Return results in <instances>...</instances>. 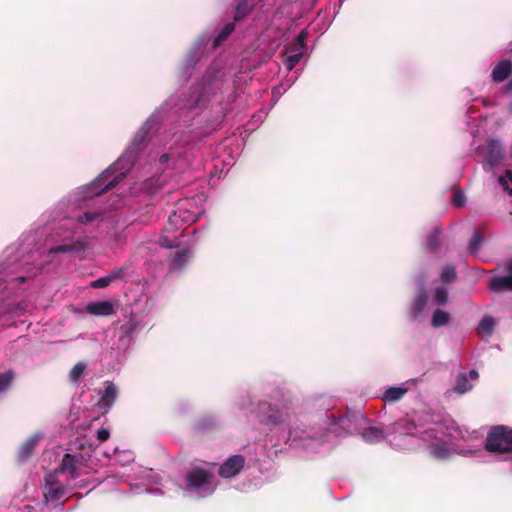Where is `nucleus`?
<instances>
[{"mask_svg":"<svg viewBox=\"0 0 512 512\" xmlns=\"http://www.w3.org/2000/svg\"><path fill=\"white\" fill-rule=\"evenodd\" d=\"M499 183L510 195H512V172L507 170L504 176L499 178Z\"/></svg>","mask_w":512,"mask_h":512,"instance_id":"obj_37","label":"nucleus"},{"mask_svg":"<svg viewBox=\"0 0 512 512\" xmlns=\"http://www.w3.org/2000/svg\"><path fill=\"white\" fill-rule=\"evenodd\" d=\"M245 458L242 455L228 457L219 467L218 474L221 478L231 479L236 477L244 468Z\"/></svg>","mask_w":512,"mask_h":512,"instance_id":"obj_10","label":"nucleus"},{"mask_svg":"<svg viewBox=\"0 0 512 512\" xmlns=\"http://www.w3.org/2000/svg\"><path fill=\"white\" fill-rule=\"evenodd\" d=\"M254 8L253 0H241L235 11L234 20L240 21L245 18Z\"/></svg>","mask_w":512,"mask_h":512,"instance_id":"obj_24","label":"nucleus"},{"mask_svg":"<svg viewBox=\"0 0 512 512\" xmlns=\"http://www.w3.org/2000/svg\"><path fill=\"white\" fill-rule=\"evenodd\" d=\"M209 40L210 39L207 35H202L197 40V42L190 50V52L187 54L181 68L184 77L189 75L190 71H192L195 68L198 61V55L201 52L202 48L207 45Z\"/></svg>","mask_w":512,"mask_h":512,"instance_id":"obj_11","label":"nucleus"},{"mask_svg":"<svg viewBox=\"0 0 512 512\" xmlns=\"http://www.w3.org/2000/svg\"><path fill=\"white\" fill-rule=\"evenodd\" d=\"M433 302L438 306H443L448 301V289L446 287H438L433 293Z\"/></svg>","mask_w":512,"mask_h":512,"instance_id":"obj_29","label":"nucleus"},{"mask_svg":"<svg viewBox=\"0 0 512 512\" xmlns=\"http://www.w3.org/2000/svg\"><path fill=\"white\" fill-rule=\"evenodd\" d=\"M483 243V236L479 230L474 231L470 240L468 251L470 254H476Z\"/></svg>","mask_w":512,"mask_h":512,"instance_id":"obj_30","label":"nucleus"},{"mask_svg":"<svg viewBox=\"0 0 512 512\" xmlns=\"http://www.w3.org/2000/svg\"><path fill=\"white\" fill-rule=\"evenodd\" d=\"M143 473L145 474L144 478L147 479L151 483L158 484L160 481L159 475L153 474L152 470H144Z\"/></svg>","mask_w":512,"mask_h":512,"instance_id":"obj_42","label":"nucleus"},{"mask_svg":"<svg viewBox=\"0 0 512 512\" xmlns=\"http://www.w3.org/2000/svg\"><path fill=\"white\" fill-rule=\"evenodd\" d=\"M452 433L441 423L420 431L408 418H402L391 426L385 435L377 427L364 428L360 434L368 443H378L386 439L396 450H409L424 446L429 455L436 460H448L454 455L478 456L482 453L477 433H463L455 430Z\"/></svg>","mask_w":512,"mask_h":512,"instance_id":"obj_3","label":"nucleus"},{"mask_svg":"<svg viewBox=\"0 0 512 512\" xmlns=\"http://www.w3.org/2000/svg\"><path fill=\"white\" fill-rule=\"evenodd\" d=\"M478 377L479 374L475 369H472L469 373H459L455 381L454 391L457 394H464L470 391Z\"/></svg>","mask_w":512,"mask_h":512,"instance_id":"obj_13","label":"nucleus"},{"mask_svg":"<svg viewBox=\"0 0 512 512\" xmlns=\"http://www.w3.org/2000/svg\"><path fill=\"white\" fill-rule=\"evenodd\" d=\"M308 37V32L306 29L301 30L294 42L290 44V46L286 47L287 51L290 52H301V54H305L307 51L306 47V39Z\"/></svg>","mask_w":512,"mask_h":512,"instance_id":"obj_23","label":"nucleus"},{"mask_svg":"<svg viewBox=\"0 0 512 512\" xmlns=\"http://www.w3.org/2000/svg\"><path fill=\"white\" fill-rule=\"evenodd\" d=\"M86 370V364L84 362H78L70 371L69 379L73 383H78L83 377Z\"/></svg>","mask_w":512,"mask_h":512,"instance_id":"obj_28","label":"nucleus"},{"mask_svg":"<svg viewBox=\"0 0 512 512\" xmlns=\"http://www.w3.org/2000/svg\"><path fill=\"white\" fill-rule=\"evenodd\" d=\"M495 324V319L490 315H486L479 322L477 331L479 334L490 336L493 332Z\"/></svg>","mask_w":512,"mask_h":512,"instance_id":"obj_25","label":"nucleus"},{"mask_svg":"<svg viewBox=\"0 0 512 512\" xmlns=\"http://www.w3.org/2000/svg\"><path fill=\"white\" fill-rule=\"evenodd\" d=\"M485 449L498 455L500 460L512 463V428L506 426L492 428L487 435Z\"/></svg>","mask_w":512,"mask_h":512,"instance_id":"obj_6","label":"nucleus"},{"mask_svg":"<svg viewBox=\"0 0 512 512\" xmlns=\"http://www.w3.org/2000/svg\"><path fill=\"white\" fill-rule=\"evenodd\" d=\"M27 304L20 303L15 308H12L10 305L2 306L0 305V317L7 313H16L17 315H21L26 311Z\"/></svg>","mask_w":512,"mask_h":512,"instance_id":"obj_35","label":"nucleus"},{"mask_svg":"<svg viewBox=\"0 0 512 512\" xmlns=\"http://www.w3.org/2000/svg\"><path fill=\"white\" fill-rule=\"evenodd\" d=\"M124 268H119L111 271L108 275L110 282H114L115 280L121 279L124 275Z\"/></svg>","mask_w":512,"mask_h":512,"instance_id":"obj_40","label":"nucleus"},{"mask_svg":"<svg viewBox=\"0 0 512 512\" xmlns=\"http://www.w3.org/2000/svg\"><path fill=\"white\" fill-rule=\"evenodd\" d=\"M44 438V435L41 432H35L29 438L24 441L18 450V459L23 461L29 458L34 450V448L38 445L40 440Z\"/></svg>","mask_w":512,"mask_h":512,"instance_id":"obj_17","label":"nucleus"},{"mask_svg":"<svg viewBox=\"0 0 512 512\" xmlns=\"http://www.w3.org/2000/svg\"><path fill=\"white\" fill-rule=\"evenodd\" d=\"M440 228L434 227L433 230L428 235V245L432 251H436L438 249V240L440 237Z\"/></svg>","mask_w":512,"mask_h":512,"instance_id":"obj_36","label":"nucleus"},{"mask_svg":"<svg viewBox=\"0 0 512 512\" xmlns=\"http://www.w3.org/2000/svg\"><path fill=\"white\" fill-rule=\"evenodd\" d=\"M512 74V62L508 59H502L496 63L492 70V80L501 83Z\"/></svg>","mask_w":512,"mask_h":512,"instance_id":"obj_18","label":"nucleus"},{"mask_svg":"<svg viewBox=\"0 0 512 512\" xmlns=\"http://www.w3.org/2000/svg\"><path fill=\"white\" fill-rule=\"evenodd\" d=\"M212 423H213V420H212V419H211V423H209V424L205 423V421H201V422L199 423V426H200V428H201V429H205V428H207L209 425H212Z\"/></svg>","mask_w":512,"mask_h":512,"instance_id":"obj_46","label":"nucleus"},{"mask_svg":"<svg viewBox=\"0 0 512 512\" xmlns=\"http://www.w3.org/2000/svg\"><path fill=\"white\" fill-rule=\"evenodd\" d=\"M411 384H413V380H407L397 386L386 388L382 394V400L385 403H394L401 400L409 391V385Z\"/></svg>","mask_w":512,"mask_h":512,"instance_id":"obj_15","label":"nucleus"},{"mask_svg":"<svg viewBox=\"0 0 512 512\" xmlns=\"http://www.w3.org/2000/svg\"><path fill=\"white\" fill-rule=\"evenodd\" d=\"M252 404H253V403H252L251 398L247 396V397H243V398L241 399V401H240V403H239V406H240V409H242V410H246V409H248L249 407H251V406H252Z\"/></svg>","mask_w":512,"mask_h":512,"instance_id":"obj_44","label":"nucleus"},{"mask_svg":"<svg viewBox=\"0 0 512 512\" xmlns=\"http://www.w3.org/2000/svg\"><path fill=\"white\" fill-rule=\"evenodd\" d=\"M294 415L291 403L279 393L272 401H259L256 408L258 422L268 431L273 446L287 444L291 449L303 451L307 456L327 453L330 434L321 427H289Z\"/></svg>","mask_w":512,"mask_h":512,"instance_id":"obj_4","label":"nucleus"},{"mask_svg":"<svg viewBox=\"0 0 512 512\" xmlns=\"http://www.w3.org/2000/svg\"><path fill=\"white\" fill-rule=\"evenodd\" d=\"M204 213L202 198L200 196L180 200L177 209L169 215V225L179 229V222L192 224Z\"/></svg>","mask_w":512,"mask_h":512,"instance_id":"obj_7","label":"nucleus"},{"mask_svg":"<svg viewBox=\"0 0 512 512\" xmlns=\"http://www.w3.org/2000/svg\"><path fill=\"white\" fill-rule=\"evenodd\" d=\"M111 284L110 279L108 275H105L103 277H100L94 281L91 282L90 286L96 289L99 288H105Z\"/></svg>","mask_w":512,"mask_h":512,"instance_id":"obj_38","label":"nucleus"},{"mask_svg":"<svg viewBox=\"0 0 512 512\" xmlns=\"http://www.w3.org/2000/svg\"><path fill=\"white\" fill-rule=\"evenodd\" d=\"M110 436V432L109 430L105 429V428H101L97 431V439L100 441V442H104L106 441Z\"/></svg>","mask_w":512,"mask_h":512,"instance_id":"obj_43","label":"nucleus"},{"mask_svg":"<svg viewBox=\"0 0 512 512\" xmlns=\"http://www.w3.org/2000/svg\"><path fill=\"white\" fill-rule=\"evenodd\" d=\"M99 395V408L109 410L117 399L118 388L114 383L106 381L104 383V389L99 392Z\"/></svg>","mask_w":512,"mask_h":512,"instance_id":"obj_14","label":"nucleus"},{"mask_svg":"<svg viewBox=\"0 0 512 512\" xmlns=\"http://www.w3.org/2000/svg\"><path fill=\"white\" fill-rule=\"evenodd\" d=\"M290 86H291V84H288L285 87L283 85L274 87L273 91H272L273 99H275V101H277L279 99V97L281 96L282 92H285Z\"/></svg>","mask_w":512,"mask_h":512,"instance_id":"obj_41","label":"nucleus"},{"mask_svg":"<svg viewBox=\"0 0 512 512\" xmlns=\"http://www.w3.org/2000/svg\"><path fill=\"white\" fill-rule=\"evenodd\" d=\"M62 223L48 239L47 251L31 250L21 245L15 252L8 254L7 259L0 263V300L5 295L14 294L21 284L34 279L44 268L45 264L59 259L60 255H68L80 260L85 258L89 249V238L80 231L81 226H93L103 221L101 211H84Z\"/></svg>","mask_w":512,"mask_h":512,"instance_id":"obj_2","label":"nucleus"},{"mask_svg":"<svg viewBox=\"0 0 512 512\" xmlns=\"http://www.w3.org/2000/svg\"><path fill=\"white\" fill-rule=\"evenodd\" d=\"M452 202L457 207H463L466 203L465 195L462 192H455L453 194Z\"/></svg>","mask_w":512,"mask_h":512,"instance_id":"obj_39","label":"nucleus"},{"mask_svg":"<svg viewBox=\"0 0 512 512\" xmlns=\"http://www.w3.org/2000/svg\"><path fill=\"white\" fill-rule=\"evenodd\" d=\"M506 271V275L496 276L490 280V290L494 292L512 291V260L506 264Z\"/></svg>","mask_w":512,"mask_h":512,"instance_id":"obj_12","label":"nucleus"},{"mask_svg":"<svg viewBox=\"0 0 512 512\" xmlns=\"http://www.w3.org/2000/svg\"><path fill=\"white\" fill-rule=\"evenodd\" d=\"M85 310L95 316H108L114 312L113 305L109 301L90 302L86 305Z\"/></svg>","mask_w":512,"mask_h":512,"instance_id":"obj_19","label":"nucleus"},{"mask_svg":"<svg viewBox=\"0 0 512 512\" xmlns=\"http://www.w3.org/2000/svg\"><path fill=\"white\" fill-rule=\"evenodd\" d=\"M65 488L58 480V471H53L45 476L43 496L45 503H57L64 495Z\"/></svg>","mask_w":512,"mask_h":512,"instance_id":"obj_9","label":"nucleus"},{"mask_svg":"<svg viewBox=\"0 0 512 512\" xmlns=\"http://www.w3.org/2000/svg\"><path fill=\"white\" fill-rule=\"evenodd\" d=\"M360 419L363 420V421L366 420L365 417H363V416H360Z\"/></svg>","mask_w":512,"mask_h":512,"instance_id":"obj_50","label":"nucleus"},{"mask_svg":"<svg viewBox=\"0 0 512 512\" xmlns=\"http://www.w3.org/2000/svg\"><path fill=\"white\" fill-rule=\"evenodd\" d=\"M506 89H507L508 92L512 91V80L508 83Z\"/></svg>","mask_w":512,"mask_h":512,"instance_id":"obj_47","label":"nucleus"},{"mask_svg":"<svg viewBox=\"0 0 512 512\" xmlns=\"http://www.w3.org/2000/svg\"><path fill=\"white\" fill-rule=\"evenodd\" d=\"M191 258L190 251L188 249H180L170 259L169 269L170 272L181 271L189 262Z\"/></svg>","mask_w":512,"mask_h":512,"instance_id":"obj_21","label":"nucleus"},{"mask_svg":"<svg viewBox=\"0 0 512 512\" xmlns=\"http://www.w3.org/2000/svg\"><path fill=\"white\" fill-rule=\"evenodd\" d=\"M13 379L14 372L12 370L0 373V393L5 392L10 387Z\"/></svg>","mask_w":512,"mask_h":512,"instance_id":"obj_32","label":"nucleus"},{"mask_svg":"<svg viewBox=\"0 0 512 512\" xmlns=\"http://www.w3.org/2000/svg\"><path fill=\"white\" fill-rule=\"evenodd\" d=\"M170 233V228H165L162 234L159 235L157 243L163 248H174L179 246L178 235L176 233Z\"/></svg>","mask_w":512,"mask_h":512,"instance_id":"obj_22","label":"nucleus"},{"mask_svg":"<svg viewBox=\"0 0 512 512\" xmlns=\"http://www.w3.org/2000/svg\"><path fill=\"white\" fill-rule=\"evenodd\" d=\"M86 465L80 454H65L59 468V473H67L71 479H76L86 473Z\"/></svg>","mask_w":512,"mask_h":512,"instance_id":"obj_8","label":"nucleus"},{"mask_svg":"<svg viewBox=\"0 0 512 512\" xmlns=\"http://www.w3.org/2000/svg\"><path fill=\"white\" fill-rule=\"evenodd\" d=\"M428 303V296L426 289L422 286L418 289L413 306H412V317L417 320L424 313Z\"/></svg>","mask_w":512,"mask_h":512,"instance_id":"obj_20","label":"nucleus"},{"mask_svg":"<svg viewBox=\"0 0 512 512\" xmlns=\"http://www.w3.org/2000/svg\"><path fill=\"white\" fill-rule=\"evenodd\" d=\"M116 461L121 465L125 466L134 461V455L131 451H117L115 450Z\"/></svg>","mask_w":512,"mask_h":512,"instance_id":"obj_33","label":"nucleus"},{"mask_svg":"<svg viewBox=\"0 0 512 512\" xmlns=\"http://www.w3.org/2000/svg\"><path fill=\"white\" fill-rule=\"evenodd\" d=\"M227 85L226 70L220 62H215L207 69L193 94L177 100L175 97L169 98L143 123L126 151L94 181L77 192L72 210L75 207L81 209L87 199L102 194L122 180L150 141L164 150L158 157V163L162 167L178 170L190 167L194 159V144L191 142L190 133L179 131L174 126L168 129V124L172 125L176 116L181 117L208 102L221 103Z\"/></svg>","mask_w":512,"mask_h":512,"instance_id":"obj_1","label":"nucleus"},{"mask_svg":"<svg viewBox=\"0 0 512 512\" xmlns=\"http://www.w3.org/2000/svg\"><path fill=\"white\" fill-rule=\"evenodd\" d=\"M179 486L186 497L193 499L208 497L217 488L215 473L210 468L193 466L186 471L183 482Z\"/></svg>","mask_w":512,"mask_h":512,"instance_id":"obj_5","label":"nucleus"},{"mask_svg":"<svg viewBox=\"0 0 512 512\" xmlns=\"http://www.w3.org/2000/svg\"><path fill=\"white\" fill-rule=\"evenodd\" d=\"M303 56L304 54H301V52H292V54L289 55L284 61L287 71H292L293 68L300 62Z\"/></svg>","mask_w":512,"mask_h":512,"instance_id":"obj_34","label":"nucleus"},{"mask_svg":"<svg viewBox=\"0 0 512 512\" xmlns=\"http://www.w3.org/2000/svg\"><path fill=\"white\" fill-rule=\"evenodd\" d=\"M146 493L152 494V495H162L163 491L160 488H152V489H145Z\"/></svg>","mask_w":512,"mask_h":512,"instance_id":"obj_45","label":"nucleus"},{"mask_svg":"<svg viewBox=\"0 0 512 512\" xmlns=\"http://www.w3.org/2000/svg\"><path fill=\"white\" fill-rule=\"evenodd\" d=\"M503 159L502 144L498 140H490L486 147L485 164L490 168L498 166Z\"/></svg>","mask_w":512,"mask_h":512,"instance_id":"obj_16","label":"nucleus"},{"mask_svg":"<svg viewBox=\"0 0 512 512\" xmlns=\"http://www.w3.org/2000/svg\"><path fill=\"white\" fill-rule=\"evenodd\" d=\"M450 321V314L444 310L437 309L434 311L431 319V325L439 328L447 325Z\"/></svg>","mask_w":512,"mask_h":512,"instance_id":"obj_26","label":"nucleus"},{"mask_svg":"<svg viewBox=\"0 0 512 512\" xmlns=\"http://www.w3.org/2000/svg\"><path fill=\"white\" fill-rule=\"evenodd\" d=\"M508 110H509L510 113H512V102L509 104Z\"/></svg>","mask_w":512,"mask_h":512,"instance_id":"obj_49","label":"nucleus"},{"mask_svg":"<svg viewBox=\"0 0 512 512\" xmlns=\"http://www.w3.org/2000/svg\"><path fill=\"white\" fill-rule=\"evenodd\" d=\"M234 30V24L228 23L225 25L219 34L213 39L211 49L215 50L222 41H224Z\"/></svg>","mask_w":512,"mask_h":512,"instance_id":"obj_27","label":"nucleus"},{"mask_svg":"<svg viewBox=\"0 0 512 512\" xmlns=\"http://www.w3.org/2000/svg\"><path fill=\"white\" fill-rule=\"evenodd\" d=\"M228 101H229V102H232V101H233V96H232V94H229V95H228Z\"/></svg>","mask_w":512,"mask_h":512,"instance_id":"obj_48","label":"nucleus"},{"mask_svg":"<svg viewBox=\"0 0 512 512\" xmlns=\"http://www.w3.org/2000/svg\"><path fill=\"white\" fill-rule=\"evenodd\" d=\"M441 280L443 283H451L455 280L456 278V270H455V267L453 265H446L445 267H443V269L441 270Z\"/></svg>","mask_w":512,"mask_h":512,"instance_id":"obj_31","label":"nucleus"}]
</instances>
